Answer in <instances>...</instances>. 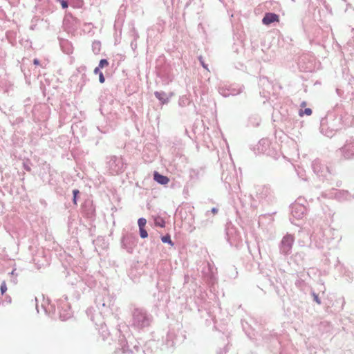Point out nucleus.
Returning a JSON list of instances; mask_svg holds the SVG:
<instances>
[{"instance_id": "18", "label": "nucleus", "mask_w": 354, "mask_h": 354, "mask_svg": "<svg viewBox=\"0 0 354 354\" xmlns=\"http://www.w3.org/2000/svg\"><path fill=\"white\" fill-rule=\"evenodd\" d=\"M319 165V161L315 160L313 162V168L315 172H317V174L319 172V170H317V167Z\"/></svg>"}, {"instance_id": "14", "label": "nucleus", "mask_w": 354, "mask_h": 354, "mask_svg": "<svg viewBox=\"0 0 354 354\" xmlns=\"http://www.w3.org/2000/svg\"><path fill=\"white\" fill-rule=\"evenodd\" d=\"M155 224L157 226H160V227H164L165 223L162 219H156L155 221Z\"/></svg>"}, {"instance_id": "30", "label": "nucleus", "mask_w": 354, "mask_h": 354, "mask_svg": "<svg viewBox=\"0 0 354 354\" xmlns=\"http://www.w3.org/2000/svg\"><path fill=\"white\" fill-rule=\"evenodd\" d=\"M36 309H37V312H39L38 306H37V304H36Z\"/></svg>"}, {"instance_id": "1", "label": "nucleus", "mask_w": 354, "mask_h": 354, "mask_svg": "<svg viewBox=\"0 0 354 354\" xmlns=\"http://www.w3.org/2000/svg\"><path fill=\"white\" fill-rule=\"evenodd\" d=\"M152 317L142 308H135L132 313V326L142 329L150 326Z\"/></svg>"}, {"instance_id": "28", "label": "nucleus", "mask_w": 354, "mask_h": 354, "mask_svg": "<svg viewBox=\"0 0 354 354\" xmlns=\"http://www.w3.org/2000/svg\"><path fill=\"white\" fill-rule=\"evenodd\" d=\"M173 0H165L166 4L172 3Z\"/></svg>"}, {"instance_id": "13", "label": "nucleus", "mask_w": 354, "mask_h": 354, "mask_svg": "<svg viewBox=\"0 0 354 354\" xmlns=\"http://www.w3.org/2000/svg\"><path fill=\"white\" fill-rule=\"evenodd\" d=\"M109 65V62L106 59H102L100 61L98 66L101 68Z\"/></svg>"}, {"instance_id": "6", "label": "nucleus", "mask_w": 354, "mask_h": 354, "mask_svg": "<svg viewBox=\"0 0 354 354\" xmlns=\"http://www.w3.org/2000/svg\"><path fill=\"white\" fill-rule=\"evenodd\" d=\"M153 179L161 185H166L169 180L167 176L161 175L157 171L153 174Z\"/></svg>"}, {"instance_id": "29", "label": "nucleus", "mask_w": 354, "mask_h": 354, "mask_svg": "<svg viewBox=\"0 0 354 354\" xmlns=\"http://www.w3.org/2000/svg\"><path fill=\"white\" fill-rule=\"evenodd\" d=\"M345 304V301H344V299L342 298V306H344V304Z\"/></svg>"}, {"instance_id": "15", "label": "nucleus", "mask_w": 354, "mask_h": 354, "mask_svg": "<svg viewBox=\"0 0 354 354\" xmlns=\"http://www.w3.org/2000/svg\"><path fill=\"white\" fill-rule=\"evenodd\" d=\"M312 295H313V299H314V301H315L317 304H318L319 305H320L322 302H321L320 299H319V297H318V295H317V294H316L315 292H312Z\"/></svg>"}, {"instance_id": "9", "label": "nucleus", "mask_w": 354, "mask_h": 354, "mask_svg": "<svg viewBox=\"0 0 354 354\" xmlns=\"http://www.w3.org/2000/svg\"><path fill=\"white\" fill-rule=\"evenodd\" d=\"M100 46H101V44L100 41H95L93 42L92 49L95 54L99 53V52L100 51Z\"/></svg>"}, {"instance_id": "8", "label": "nucleus", "mask_w": 354, "mask_h": 354, "mask_svg": "<svg viewBox=\"0 0 354 354\" xmlns=\"http://www.w3.org/2000/svg\"><path fill=\"white\" fill-rule=\"evenodd\" d=\"M335 195L340 201L348 200L351 197L347 191H339L337 192Z\"/></svg>"}, {"instance_id": "22", "label": "nucleus", "mask_w": 354, "mask_h": 354, "mask_svg": "<svg viewBox=\"0 0 354 354\" xmlns=\"http://www.w3.org/2000/svg\"><path fill=\"white\" fill-rule=\"evenodd\" d=\"M99 81H100V83H104V81H105V78H104V75H103L102 73H100Z\"/></svg>"}, {"instance_id": "5", "label": "nucleus", "mask_w": 354, "mask_h": 354, "mask_svg": "<svg viewBox=\"0 0 354 354\" xmlns=\"http://www.w3.org/2000/svg\"><path fill=\"white\" fill-rule=\"evenodd\" d=\"M279 21V16L275 13L268 12L265 15L262 19V22L265 25H269L274 21Z\"/></svg>"}, {"instance_id": "27", "label": "nucleus", "mask_w": 354, "mask_h": 354, "mask_svg": "<svg viewBox=\"0 0 354 354\" xmlns=\"http://www.w3.org/2000/svg\"><path fill=\"white\" fill-rule=\"evenodd\" d=\"M33 64H34L35 65H39V59H35L33 60Z\"/></svg>"}, {"instance_id": "31", "label": "nucleus", "mask_w": 354, "mask_h": 354, "mask_svg": "<svg viewBox=\"0 0 354 354\" xmlns=\"http://www.w3.org/2000/svg\"><path fill=\"white\" fill-rule=\"evenodd\" d=\"M57 1L59 2L61 0H57Z\"/></svg>"}, {"instance_id": "12", "label": "nucleus", "mask_w": 354, "mask_h": 354, "mask_svg": "<svg viewBox=\"0 0 354 354\" xmlns=\"http://www.w3.org/2000/svg\"><path fill=\"white\" fill-rule=\"evenodd\" d=\"M139 231H140V235L141 238L145 239L148 236V233L144 227L139 228Z\"/></svg>"}, {"instance_id": "16", "label": "nucleus", "mask_w": 354, "mask_h": 354, "mask_svg": "<svg viewBox=\"0 0 354 354\" xmlns=\"http://www.w3.org/2000/svg\"><path fill=\"white\" fill-rule=\"evenodd\" d=\"M80 193L79 190L78 189H73V201L75 204L77 203V194Z\"/></svg>"}, {"instance_id": "19", "label": "nucleus", "mask_w": 354, "mask_h": 354, "mask_svg": "<svg viewBox=\"0 0 354 354\" xmlns=\"http://www.w3.org/2000/svg\"><path fill=\"white\" fill-rule=\"evenodd\" d=\"M7 290V287L5 282H3L1 285V294H4Z\"/></svg>"}, {"instance_id": "23", "label": "nucleus", "mask_w": 354, "mask_h": 354, "mask_svg": "<svg viewBox=\"0 0 354 354\" xmlns=\"http://www.w3.org/2000/svg\"><path fill=\"white\" fill-rule=\"evenodd\" d=\"M100 68L99 66L96 67V68L94 69V71H93L94 74H99V75H100V73H102V72L100 71Z\"/></svg>"}, {"instance_id": "17", "label": "nucleus", "mask_w": 354, "mask_h": 354, "mask_svg": "<svg viewBox=\"0 0 354 354\" xmlns=\"http://www.w3.org/2000/svg\"><path fill=\"white\" fill-rule=\"evenodd\" d=\"M304 113L307 115H310L312 114V110L310 108H306L304 109V111H301L300 115H302V114Z\"/></svg>"}, {"instance_id": "20", "label": "nucleus", "mask_w": 354, "mask_h": 354, "mask_svg": "<svg viewBox=\"0 0 354 354\" xmlns=\"http://www.w3.org/2000/svg\"><path fill=\"white\" fill-rule=\"evenodd\" d=\"M59 2H60V3H61V5H62V7L63 8H68V2H67L66 1H65V0H61Z\"/></svg>"}, {"instance_id": "4", "label": "nucleus", "mask_w": 354, "mask_h": 354, "mask_svg": "<svg viewBox=\"0 0 354 354\" xmlns=\"http://www.w3.org/2000/svg\"><path fill=\"white\" fill-rule=\"evenodd\" d=\"M291 209L292 216L293 218H295L296 219L299 220L302 218L305 214L306 208L303 205L295 204L292 206Z\"/></svg>"}, {"instance_id": "11", "label": "nucleus", "mask_w": 354, "mask_h": 354, "mask_svg": "<svg viewBox=\"0 0 354 354\" xmlns=\"http://www.w3.org/2000/svg\"><path fill=\"white\" fill-rule=\"evenodd\" d=\"M147 223V220L145 218H140L138 221L139 228L145 227Z\"/></svg>"}, {"instance_id": "10", "label": "nucleus", "mask_w": 354, "mask_h": 354, "mask_svg": "<svg viewBox=\"0 0 354 354\" xmlns=\"http://www.w3.org/2000/svg\"><path fill=\"white\" fill-rule=\"evenodd\" d=\"M161 241L163 242V243H168L170 245L173 246L174 245V243L172 242L171 239V237H170V235L169 234H167L165 236H163L162 238H161Z\"/></svg>"}, {"instance_id": "21", "label": "nucleus", "mask_w": 354, "mask_h": 354, "mask_svg": "<svg viewBox=\"0 0 354 354\" xmlns=\"http://www.w3.org/2000/svg\"><path fill=\"white\" fill-rule=\"evenodd\" d=\"M70 317V314L68 313H66V314H62L60 313V317L63 319H67Z\"/></svg>"}, {"instance_id": "7", "label": "nucleus", "mask_w": 354, "mask_h": 354, "mask_svg": "<svg viewBox=\"0 0 354 354\" xmlns=\"http://www.w3.org/2000/svg\"><path fill=\"white\" fill-rule=\"evenodd\" d=\"M154 95L161 102L162 104L167 103L169 101V97L163 91H156Z\"/></svg>"}, {"instance_id": "2", "label": "nucleus", "mask_w": 354, "mask_h": 354, "mask_svg": "<svg viewBox=\"0 0 354 354\" xmlns=\"http://www.w3.org/2000/svg\"><path fill=\"white\" fill-rule=\"evenodd\" d=\"M295 239L291 234H286L284 236L280 243L281 253L286 255L290 253Z\"/></svg>"}, {"instance_id": "25", "label": "nucleus", "mask_w": 354, "mask_h": 354, "mask_svg": "<svg viewBox=\"0 0 354 354\" xmlns=\"http://www.w3.org/2000/svg\"><path fill=\"white\" fill-rule=\"evenodd\" d=\"M62 300H59L57 301V306H58V308H63L64 307L62 306Z\"/></svg>"}, {"instance_id": "26", "label": "nucleus", "mask_w": 354, "mask_h": 354, "mask_svg": "<svg viewBox=\"0 0 354 354\" xmlns=\"http://www.w3.org/2000/svg\"><path fill=\"white\" fill-rule=\"evenodd\" d=\"M211 212L213 213V214H216L218 212V209L216 208V207H213L211 210Z\"/></svg>"}, {"instance_id": "3", "label": "nucleus", "mask_w": 354, "mask_h": 354, "mask_svg": "<svg viewBox=\"0 0 354 354\" xmlns=\"http://www.w3.org/2000/svg\"><path fill=\"white\" fill-rule=\"evenodd\" d=\"M342 155L345 159L354 158V142L347 141L345 145L340 149Z\"/></svg>"}, {"instance_id": "24", "label": "nucleus", "mask_w": 354, "mask_h": 354, "mask_svg": "<svg viewBox=\"0 0 354 354\" xmlns=\"http://www.w3.org/2000/svg\"><path fill=\"white\" fill-rule=\"evenodd\" d=\"M199 60H200V62L201 64H202V66L205 68H207V65L204 63V62L203 61V59L201 57H199Z\"/></svg>"}]
</instances>
